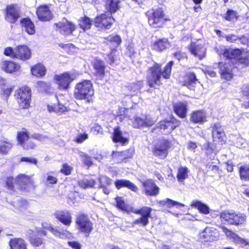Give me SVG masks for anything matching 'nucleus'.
I'll return each mask as SVG.
<instances>
[{"label":"nucleus","instance_id":"f257e3e1","mask_svg":"<svg viewBox=\"0 0 249 249\" xmlns=\"http://www.w3.org/2000/svg\"><path fill=\"white\" fill-rule=\"evenodd\" d=\"M174 62L172 61L168 63L163 71H161V65L156 64L149 69L147 75V82L149 87L154 88L157 86L162 84V78L168 79L170 77L171 70Z\"/></svg>","mask_w":249,"mask_h":249},{"label":"nucleus","instance_id":"f03ea898","mask_svg":"<svg viewBox=\"0 0 249 249\" xmlns=\"http://www.w3.org/2000/svg\"><path fill=\"white\" fill-rule=\"evenodd\" d=\"M116 206L119 209L126 212L140 214L141 217L135 219L133 225L138 224L142 226H145L149 223V219L151 216L152 209L148 207H143L140 209H136L131 206L126 205L121 197L116 198Z\"/></svg>","mask_w":249,"mask_h":249},{"label":"nucleus","instance_id":"7ed1b4c3","mask_svg":"<svg viewBox=\"0 0 249 249\" xmlns=\"http://www.w3.org/2000/svg\"><path fill=\"white\" fill-rule=\"evenodd\" d=\"M93 95V87L90 81L85 80L76 84L74 93L76 99L89 102Z\"/></svg>","mask_w":249,"mask_h":249},{"label":"nucleus","instance_id":"20e7f679","mask_svg":"<svg viewBox=\"0 0 249 249\" xmlns=\"http://www.w3.org/2000/svg\"><path fill=\"white\" fill-rule=\"evenodd\" d=\"M222 221L234 225H244L246 222V216L242 213H236L232 211H225L220 213Z\"/></svg>","mask_w":249,"mask_h":249},{"label":"nucleus","instance_id":"39448f33","mask_svg":"<svg viewBox=\"0 0 249 249\" xmlns=\"http://www.w3.org/2000/svg\"><path fill=\"white\" fill-rule=\"evenodd\" d=\"M17 102L22 108L29 107L31 100V90L28 87H23L16 91Z\"/></svg>","mask_w":249,"mask_h":249},{"label":"nucleus","instance_id":"423d86ee","mask_svg":"<svg viewBox=\"0 0 249 249\" xmlns=\"http://www.w3.org/2000/svg\"><path fill=\"white\" fill-rule=\"evenodd\" d=\"M114 19L110 14H102L97 16L94 20V24L96 27L101 30L110 28Z\"/></svg>","mask_w":249,"mask_h":249},{"label":"nucleus","instance_id":"0eeeda50","mask_svg":"<svg viewBox=\"0 0 249 249\" xmlns=\"http://www.w3.org/2000/svg\"><path fill=\"white\" fill-rule=\"evenodd\" d=\"M20 17V7L17 4H10L6 6L5 19L10 23L13 24Z\"/></svg>","mask_w":249,"mask_h":249},{"label":"nucleus","instance_id":"6e6552de","mask_svg":"<svg viewBox=\"0 0 249 249\" xmlns=\"http://www.w3.org/2000/svg\"><path fill=\"white\" fill-rule=\"evenodd\" d=\"M76 76L74 73L64 72L59 75H55L54 79L59 86V88L62 89H66L68 88L70 83L74 80Z\"/></svg>","mask_w":249,"mask_h":249},{"label":"nucleus","instance_id":"1a4fd4ad","mask_svg":"<svg viewBox=\"0 0 249 249\" xmlns=\"http://www.w3.org/2000/svg\"><path fill=\"white\" fill-rule=\"evenodd\" d=\"M76 222L81 231L89 234L92 231V224L87 215L83 213L79 214Z\"/></svg>","mask_w":249,"mask_h":249},{"label":"nucleus","instance_id":"9d476101","mask_svg":"<svg viewBox=\"0 0 249 249\" xmlns=\"http://www.w3.org/2000/svg\"><path fill=\"white\" fill-rule=\"evenodd\" d=\"M170 143L168 141L164 140L157 143L153 149V154L161 159H165L168 154Z\"/></svg>","mask_w":249,"mask_h":249},{"label":"nucleus","instance_id":"9b49d317","mask_svg":"<svg viewBox=\"0 0 249 249\" xmlns=\"http://www.w3.org/2000/svg\"><path fill=\"white\" fill-rule=\"evenodd\" d=\"M219 237L218 231L212 227H207L199 234L201 240L204 242H212L217 240Z\"/></svg>","mask_w":249,"mask_h":249},{"label":"nucleus","instance_id":"f8f14e48","mask_svg":"<svg viewBox=\"0 0 249 249\" xmlns=\"http://www.w3.org/2000/svg\"><path fill=\"white\" fill-rule=\"evenodd\" d=\"M17 139L18 142L24 149H34L36 146L32 139L29 138L28 133L26 131L19 132L18 134Z\"/></svg>","mask_w":249,"mask_h":249},{"label":"nucleus","instance_id":"ddd939ff","mask_svg":"<svg viewBox=\"0 0 249 249\" xmlns=\"http://www.w3.org/2000/svg\"><path fill=\"white\" fill-rule=\"evenodd\" d=\"M0 67L5 72L9 74H16L20 71L19 64L10 60H5L1 62Z\"/></svg>","mask_w":249,"mask_h":249},{"label":"nucleus","instance_id":"4468645a","mask_svg":"<svg viewBox=\"0 0 249 249\" xmlns=\"http://www.w3.org/2000/svg\"><path fill=\"white\" fill-rule=\"evenodd\" d=\"M54 26L55 27L56 30L66 35L71 34L75 29V26L72 22L67 20L55 23Z\"/></svg>","mask_w":249,"mask_h":249},{"label":"nucleus","instance_id":"2eb2a0df","mask_svg":"<svg viewBox=\"0 0 249 249\" xmlns=\"http://www.w3.org/2000/svg\"><path fill=\"white\" fill-rule=\"evenodd\" d=\"M144 193L147 196H156L159 193V188L151 179L141 180Z\"/></svg>","mask_w":249,"mask_h":249},{"label":"nucleus","instance_id":"dca6fc26","mask_svg":"<svg viewBox=\"0 0 249 249\" xmlns=\"http://www.w3.org/2000/svg\"><path fill=\"white\" fill-rule=\"evenodd\" d=\"M31 180V177L25 174H20L16 178L13 177L8 178L6 180V185L9 190H11L14 186V184L19 185L24 184L29 182Z\"/></svg>","mask_w":249,"mask_h":249},{"label":"nucleus","instance_id":"f3484780","mask_svg":"<svg viewBox=\"0 0 249 249\" xmlns=\"http://www.w3.org/2000/svg\"><path fill=\"white\" fill-rule=\"evenodd\" d=\"M163 12L160 9L156 10L149 18V24L154 27L161 26L163 24Z\"/></svg>","mask_w":249,"mask_h":249},{"label":"nucleus","instance_id":"a211bd4d","mask_svg":"<svg viewBox=\"0 0 249 249\" xmlns=\"http://www.w3.org/2000/svg\"><path fill=\"white\" fill-rule=\"evenodd\" d=\"M221 229L227 237L231 241L242 246L249 245V242L248 241L240 238L236 234L229 230L226 227L223 226Z\"/></svg>","mask_w":249,"mask_h":249},{"label":"nucleus","instance_id":"6ab92c4d","mask_svg":"<svg viewBox=\"0 0 249 249\" xmlns=\"http://www.w3.org/2000/svg\"><path fill=\"white\" fill-rule=\"evenodd\" d=\"M36 13L38 19L41 21H49L52 18L51 12L46 5H41L38 7Z\"/></svg>","mask_w":249,"mask_h":249},{"label":"nucleus","instance_id":"aec40b11","mask_svg":"<svg viewBox=\"0 0 249 249\" xmlns=\"http://www.w3.org/2000/svg\"><path fill=\"white\" fill-rule=\"evenodd\" d=\"M217 52L219 55L223 54L229 59L238 58L241 53L239 49H227L224 47H220L219 50L217 49Z\"/></svg>","mask_w":249,"mask_h":249},{"label":"nucleus","instance_id":"412c9836","mask_svg":"<svg viewBox=\"0 0 249 249\" xmlns=\"http://www.w3.org/2000/svg\"><path fill=\"white\" fill-rule=\"evenodd\" d=\"M178 125L179 122L177 121H162L159 124L158 127L162 130V133L166 134L170 133Z\"/></svg>","mask_w":249,"mask_h":249},{"label":"nucleus","instance_id":"4be33fe9","mask_svg":"<svg viewBox=\"0 0 249 249\" xmlns=\"http://www.w3.org/2000/svg\"><path fill=\"white\" fill-rule=\"evenodd\" d=\"M31 56V51L26 46H19L16 48V58L22 60H26Z\"/></svg>","mask_w":249,"mask_h":249},{"label":"nucleus","instance_id":"5701e85b","mask_svg":"<svg viewBox=\"0 0 249 249\" xmlns=\"http://www.w3.org/2000/svg\"><path fill=\"white\" fill-rule=\"evenodd\" d=\"M190 50L192 54L197 56L199 59L205 57L206 48L202 44L192 42L191 44Z\"/></svg>","mask_w":249,"mask_h":249},{"label":"nucleus","instance_id":"b1692460","mask_svg":"<svg viewBox=\"0 0 249 249\" xmlns=\"http://www.w3.org/2000/svg\"><path fill=\"white\" fill-rule=\"evenodd\" d=\"M218 66L222 77L227 80L231 79L232 77L231 66L223 62H220Z\"/></svg>","mask_w":249,"mask_h":249},{"label":"nucleus","instance_id":"393cba45","mask_svg":"<svg viewBox=\"0 0 249 249\" xmlns=\"http://www.w3.org/2000/svg\"><path fill=\"white\" fill-rule=\"evenodd\" d=\"M115 186L117 189H120L123 187H126L135 192L138 191V187L128 180L118 179L115 182Z\"/></svg>","mask_w":249,"mask_h":249},{"label":"nucleus","instance_id":"a878e982","mask_svg":"<svg viewBox=\"0 0 249 249\" xmlns=\"http://www.w3.org/2000/svg\"><path fill=\"white\" fill-rule=\"evenodd\" d=\"M206 114L202 110L194 111L191 114V121L194 123L203 124L206 121Z\"/></svg>","mask_w":249,"mask_h":249},{"label":"nucleus","instance_id":"bb28decb","mask_svg":"<svg viewBox=\"0 0 249 249\" xmlns=\"http://www.w3.org/2000/svg\"><path fill=\"white\" fill-rule=\"evenodd\" d=\"M47 108L49 112H54L59 114H62L70 110L68 107L59 103L49 104Z\"/></svg>","mask_w":249,"mask_h":249},{"label":"nucleus","instance_id":"cd10ccee","mask_svg":"<svg viewBox=\"0 0 249 249\" xmlns=\"http://www.w3.org/2000/svg\"><path fill=\"white\" fill-rule=\"evenodd\" d=\"M176 113L180 118H184L187 112V104L186 102H178L174 106Z\"/></svg>","mask_w":249,"mask_h":249},{"label":"nucleus","instance_id":"c85d7f7f","mask_svg":"<svg viewBox=\"0 0 249 249\" xmlns=\"http://www.w3.org/2000/svg\"><path fill=\"white\" fill-rule=\"evenodd\" d=\"M132 154H129L128 151L121 152L113 151L112 153V158L114 162L116 163H120L124 160L130 158Z\"/></svg>","mask_w":249,"mask_h":249},{"label":"nucleus","instance_id":"c756f323","mask_svg":"<svg viewBox=\"0 0 249 249\" xmlns=\"http://www.w3.org/2000/svg\"><path fill=\"white\" fill-rule=\"evenodd\" d=\"M0 93L6 97L8 96L13 90L12 87L10 85L6 79L0 77Z\"/></svg>","mask_w":249,"mask_h":249},{"label":"nucleus","instance_id":"7c9ffc66","mask_svg":"<svg viewBox=\"0 0 249 249\" xmlns=\"http://www.w3.org/2000/svg\"><path fill=\"white\" fill-rule=\"evenodd\" d=\"M56 218L66 226H69L71 223V216L68 212H58L55 213Z\"/></svg>","mask_w":249,"mask_h":249},{"label":"nucleus","instance_id":"2f4dec72","mask_svg":"<svg viewBox=\"0 0 249 249\" xmlns=\"http://www.w3.org/2000/svg\"><path fill=\"white\" fill-rule=\"evenodd\" d=\"M10 249H27V244L22 238H13L9 242Z\"/></svg>","mask_w":249,"mask_h":249},{"label":"nucleus","instance_id":"473e14b6","mask_svg":"<svg viewBox=\"0 0 249 249\" xmlns=\"http://www.w3.org/2000/svg\"><path fill=\"white\" fill-rule=\"evenodd\" d=\"M31 71L33 75L39 77L45 75L46 70L43 64L38 63L31 67Z\"/></svg>","mask_w":249,"mask_h":249},{"label":"nucleus","instance_id":"72a5a7b5","mask_svg":"<svg viewBox=\"0 0 249 249\" xmlns=\"http://www.w3.org/2000/svg\"><path fill=\"white\" fill-rule=\"evenodd\" d=\"M20 23L29 35H32L35 33L34 24L30 19L27 18H22L20 20Z\"/></svg>","mask_w":249,"mask_h":249},{"label":"nucleus","instance_id":"f704fd0d","mask_svg":"<svg viewBox=\"0 0 249 249\" xmlns=\"http://www.w3.org/2000/svg\"><path fill=\"white\" fill-rule=\"evenodd\" d=\"M121 0H107L106 7L110 14L116 12L120 7Z\"/></svg>","mask_w":249,"mask_h":249},{"label":"nucleus","instance_id":"c9c22d12","mask_svg":"<svg viewBox=\"0 0 249 249\" xmlns=\"http://www.w3.org/2000/svg\"><path fill=\"white\" fill-rule=\"evenodd\" d=\"M95 74L99 78H102L105 74V66L104 62L99 60H96L94 65Z\"/></svg>","mask_w":249,"mask_h":249},{"label":"nucleus","instance_id":"e433bc0d","mask_svg":"<svg viewBox=\"0 0 249 249\" xmlns=\"http://www.w3.org/2000/svg\"><path fill=\"white\" fill-rule=\"evenodd\" d=\"M191 206L197 208L201 213L203 214H207L210 213L209 208L199 201H193L191 204Z\"/></svg>","mask_w":249,"mask_h":249},{"label":"nucleus","instance_id":"4c0bfd02","mask_svg":"<svg viewBox=\"0 0 249 249\" xmlns=\"http://www.w3.org/2000/svg\"><path fill=\"white\" fill-rule=\"evenodd\" d=\"M159 204L161 207H167L168 208H171L174 206L178 208L184 206L183 204L173 200L169 198H166L164 200H160L159 202Z\"/></svg>","mask_w":249,"mask_h":249},{"label":"nucleus","instance_id":"58836bf2","mask_svg":"<svg viewBox=\"0 0 249 249\" xmlns=\"http://www.w3.org/2000/svg\"><path fill=\"white\" fill-rule=\"evenodd\" d=\"M170 46L167 39L163 38L156 41L153 45L154 49L158 51H162Z\"/></svg>","mask_w":249,"mask_h":249},{"label":"nucleus","instance_id":"ea45409f","mask_svg":"<svg viewBox=\"0 0 249 249\" xmlns=\"http://www.w3.org/2000/svg\"><path fill=\"white\" fill-rule=\"evenodd\" d=\"M189 169L185 166H180L178 168L177 177L179 182H183L188 178Z\"/></svg>","mask_w":249,"mask_h":249},{"label":"nucleus","instance_id":"a19ab883","mask_svg":"<svg viewBox=\"0 0 249 249\" xmlns=\"http://www.w3.org/2000/svg\"><path fill=\"white\" fill-rule=\"evenodd\" d=\"M79 26L84 31L89 29L92 25V21L88 17L84 16L81 18L79 21Z\"/></svg>","mask_w":249,"mask_h":249},{"label":"nucleus","instance_id":"79ce46f5","mask_svg":"<svg viewBox=\"0 0 249 249\" xmlns=\"http://www.w3.org/2000/svg\"><path fill=\"white\" fill-rule=\"evenodd\" d=\"M213 141L222 144L225 141V135L223 131L215 129L213 132Z\"/></svg>","mask_w":249,"mask_h":249},{"label":"nucleus","instance_id":"37998d69","mask_svg":"<svg viewBox=\"0 0 249 249\" xmlns=\"http://www.w3.org/2000/svg\"><path fill=\"white\" fill-rule=\"evenodd\" d=\"M113 140L114 142H120L123 144L127 142V139L123 137L122 132L119 128H116L114 129Z\"/></svg>","mask_w":249,"mask_h":249},{"label":"nucleus","instance_id":"c03bdc74","mask_svg":"<svg viewBox=\"0 0 249 249\" xmlns=\"http://www.w3.org/2000/svg\"><path fill=\"white\" fill-rule=\"evenodd\" d=\"M49 230L51 231L55 236L60 238H70L71 236V233L67 231H58L55 230L52 227H49Z\"/></svg>","mask_w":249,"mask_h":249},{"label":"nucleus","instance_id":"a18cd8bd","mask_svg":"<svg viewBox=\"0 0 249 249\" xmlns=\"http://www.w3.org/2000/svg\"><path fill=\"white\" fill-rule=\"evenodd\" d=\"M12 147V144L9 141L0 142V154L6 155Z\"/></svg>","mask_w":249,"mask_h":249},{"label":"nucleus","instance_id":"49530a36","mask_svg":"<svg viewBox=\"0 0 249 249\" xmlns=\"http://www.w3.org/2000/svg\"><path fill=\"white\" fill-rule=\"evenodd\" d=\"M95 183L94 180L92 179H83L78 182L79 185L84 189L93 187Z\"/></svg>","mask_w":249,"mask_h":249},{"label":"nucleus","instance_id":"de8ad7c7","mask_svg":"<svg viewBox=\"0 0 249 249\" xmlns=\"http://www.w3.org/2000/svg\"><path fill=\"white\" fill-rule=\"evenodd\" d=\"M240 175L242 180H249V165H245L240 168Z\"/></svg>","mask_w":249,"mask_h":249},{"label":"nucleus","instance_id":"09e8293b","mask_svg":"<svg viewBox=\"0 0 249 249\" xmlns=\"http://www.w3.org/2000/svg\"><path fill=\"white\" fill-rule=\"evenodd\" d=\"M142 86V82L139 81L137 83L131 84L128 87L129 90L132 92L131 95H134L137 94Z\"/></svg>","mask_w":249,"mask_h":249},{"label":"nucleus","instance_id":"8fccbe9b","mask_svg":"<svg viewBox=\"0 0 249 249\" xmlns=\"http://www.w3.org/2000/svg\"><path fill=\"white\" fill-rule=\"evenodd\" d=\"M238 16L237 13L232 10H229L227 11L224 18L230 21H234L237 19Z\"/></svg>","mask_w":249,"mask_h":249},{"label":"nucleus","instance_id":"3c124183","mask_svg":"<svg viewBox=\"0 0 249 249\" xmlns=\"http://www.w3.org/2000/svg\"><path fill=\"white\" fill-rule=\"evenodd\" d=\"M107 40L112 43L115 47H118L122 42L120 36L118 35L110 36L107 37Z\"/></svg>","mask_w":249,"mask_h":249},{"label":"nucleus","instance_id":"603ef678","mask_svg":"<svg viewBox=\"0 0 249 249\" xmlns=\"http://www.w3.org/2000/svg\"><path fill=\"white\" fill-rule=\"evenodd\" d=\"M30 242L33 246L36 247L39 246L42 244V239L35 234H33L30 236Z\"/></svg>","mask_w":249,"mask_h":249},{"label":"nucleus","instance_id":"864d4df0","mask_svg":"<svg viewBox=\"0 0 249 249\" xmlns=\"http://www.w3.org/2000/svg\"><path fill=\"white\" fill-rule=\"evenodd\" d=\"M80 156L82 158L83 163L88 166H90L92 164L91 159L86 153L81 152L80 153Z\"/></svg>","mask_w":249,"mask_h":249},{"label":"nucleus","instance_id":"5fc2aeb1","mask_svg":"<svg viewBox=\"0 0 249 249\" xmlns=\"http://www.w3.org/2000/svg\"><path fill=\"white\" fill-rule=\"evenodd\" d=\"M133 125L136 128L144 127V119L138 117H136L133 123Z\"/></svg>","mask_w":249,"mask_h":249},{"label":"nucleus","instance_id":"6e6d98bb","mask_svg":"<svg viewBox=\"0 0 249 249\" xmlns=\"http://www.w3.org/2000/svg\"><path fill=\"white\" fill-rule=\"evenodd\" d=\"M53 172H49L47 174L46 181L49 184H54L56 183L57 179L52 174H53Z\"/></svg>","mask_w":249,"mask_h":249},{"label":"nucleus","instance_id":"4d7b16f0","mask_svg":"<svg viewBox=\"0 0 249 249\" xmlns=\"http://www.w3.org/2000/svg\"><path fill=\"white\" fill-rule=\"evenodd\" d=\"M36 86L38 89L40 91H46L49 87V85L48 83L41 81H39L37 82Z\"/></svg>","mask_w":249,"mask_h":249},{"label":"nucleus","instance_id":"13d9d810","mask_svg":"<svg viewBox=\"0 0 249 249\" xmlns=\"http://www.w3.org/2000/svg\"><path fill=\"white\" fill-rule=\"evenodd\" d=\"M72 168L67 163L63 164L60 172L65 175L71 174Z\"/></svg>","mask_w":249,"mask_h":249},{"label":"nucleus","instance_id":"bf43d9fd","mask_svg":"<svg viewBox=\"0 0 249 249\" xmlns=\"http://www.w3.org/2000/svg\"><path fill=\"white\" fill-rule=\"evenodd\" d=\"M186 78V83L188 84L195 83L197 80L196 75L194 73L190 72L187 73Z\"/></svg>","mask_w":249,"mask_h":249},{"label":"nucleus","instance_id":"052dcab7","mask_svg":"<svg viewBox=\"0 0 249 249\" xmlns=\"http://www.w3.org/2000/svg\"><path fill=\"white\" fill-rule=\"evenodd\" d=\"M4 54L6 56L16 58V48L13 50L11 47H7L5 49Z\"/></svg>","mask_w":249,"mask_h":249},{"label":"nucleus","instance_id":"680f3d73","mask_svg":"<svg viewBox=\"0 0 249 249\" xmlns=\"http://www.w3.org/2000/svg\"><path fill=\"white\" fill-rule=\"evenodd\" d=\"M20 161L27 162L35 165H36L37 163V160L32 157H23L21 159Z\"/></svg>","mask_w":249,"mask_h":249},{"label":"nucleus","instance_id":"e2e57ef3","mask_svg":"<svg viewBox=\"0 0 249 249\" xmlns=\"http://www.w3.org/2000/svg\"><path fill=\"white\" fill-rule=\"evenodd\" d=\"M144 127L151 126L155 124V120L150 117H146L144 119Z\"/></svg>","mask_w":249,"mask_h":249},{"label":"nucleus","instance_id":"0e129e2a","mask_svg":"<svg viewBox=\"0 0 249 249\" xmlns=\"http://www.w3.org/2000/svg\"><path fill=\"white\" fill-rule=\"evenodd\" d=\"M100 181L101 183V185L103 184L102 182H105L107 185H110L111 183L112 180L109 178L103 176L100 178Z\"/></svg>","mask_w":249,"mask_h":249},{"label":"nucleus","instance_id":"69168bd1","mask_svg":"<svg viewBox=\"0 0 249 249\" xmlns=\"http://www.w3.org/2000/svg\"><path fill=\"white\" fill-rule=\"evenodd\" d=\"M88 138V135L87 134H82L79 135L77 139H76V142H82L86 139H87Z\"/></svg>","mask_w":249,"mask_h":249},{"label":"nucleus","instance_id":"338daca9","mask_svg":"<svg viewBox=\"0 0 249 249\" xmlns=\"http://www.w3.org/2000/svg\"><path fill=\"white\" fill-rule=\"evenodd\" d=\"M69 245L70 246L72 247L74 249H81V246L79 243L72 241V242H68Z\"/></svg>","mask_w":249,"mask_h":249},{"label":"nucleus","instance_id":"774afa93","mask_svg":"<svg viewBox=\"0 0 249 249\" xmlns=\"http://www.w3.org/2000/svg\"><path fill=\"white\" fill-rule=\"evenodd\" d=\"M226 40L229 42H233L237 40L238 37L236 36L233 35H231L229 36H225Z\"/></svg>","mask_w":249,"mask_h":249}]
</instances>
